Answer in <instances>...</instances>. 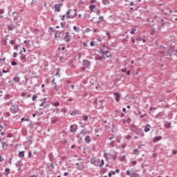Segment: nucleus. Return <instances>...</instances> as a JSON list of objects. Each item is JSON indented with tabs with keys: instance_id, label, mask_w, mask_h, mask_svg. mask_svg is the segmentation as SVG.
<instances>
[{
	"instance_id": "4468645a",
	"label": "nucleus",
	"mask_w": 177,
	"mask_h": 177,
	"mask_svg": "<svg viewBox=\"0 0 177 177\" xmlns=\"http://www.w3.org/2000/svg\"><path fill=\"white\" fill-rule=\"evenodd\" d=\"M113 96L115 97V102H120V99L121 97V95H120V93L115 92V93H113Z\"/></svg>"
},
{
	"instance_id": "3c124183",
	"label": "nucleus",
	"mask_w": 177,
	"mask_h": 177,
	"mask_svg": "<svg viewBox=\"0 0 177 177\" xmlns=\"http://www.w3.org/2000/svg\"><path fill=\"white\" fill-rule=\"evenodd\" d=\"M97 16H99V15H100V10H97V11L95 12Z\"/></svg>"
},
{
	"instance_id": "8fccbe9b",
	"label": "nucleus",
	"mask_w": 177,
	"mask_h": 177,
	"mask_svg": "<svg viewBox=\"0 0 177 177\" xmlns=\"http://www.w3.org/2000/svg\"><path fill=\"white\" fill-rule=\"evenodd\" d=\"M3 161H5V159L2 156H0V162H3Z\"/></svg>"
},
{
	"instance_id": "b1692460",
	"label": "nucleus",
	"mask_w": 177,
	"mask_h": 177,
	"mask_svg": "<svg viewBox=\"0 0 177 177\" xmlns=\"http://www.w3.org/2000/svg\"><path fill=\"white\" fill-rule=\"evenodd\" d=\"M73 30L76 32H80V31H81V29L80 28V27L75 26H73Z\"/></svg>"
},
{
	"instance_id": "a18cd8bd",
	"label": "nucleus",
	"mask_w": 177,
	"mask_h": 177,
	"mask_svg": "<svg viewBox=\"0 0 177 177\" xmlns=\"http://www.w3.org/2000/svg\"><path fill=\"white\" fill-rule=\"evenodd\" d=\"M8 138H13V134L12 133H9L8 134Z\"/></svg>"
},
{
	"instance_id": "7ed1b4c3",
	"label": "nucleus",
	"mask_w": 177,
	"mask_h": 177,
	"mask_svg": "<svg viewBox=\"0 0 177 177\" xmlns=\"http://www.w3.org/2000/svg\"><path fill=\"white\" fill-rule=\"evenodd\" d=\"M100 55H102V56H104V57H111V54L110 53V52L109 50H100Z\"/></svg>"
},
{
	"instance_id": "49530a36",
	"label": "nucleus",
	"mask_w": 177,
	"mask_h": 177,
	"mask_svg": "<svg viewBox=\"0 0 177 177\" xmlns=\"http://www.w3.org/2000/svg\"><path fill=\"white\" fill-rule=\"evenodd\" d=\"M161 117V113H158L155 116V118H160Z\"/></svg>"
},
{
	"instance_id": "5fc2aeb1",
	"label": "nucleus",
	"mask_w": 177,
	"mask_h": 177,
	"mask_svg": "<svg viewBox=\"0 0 177 177\" xmlns=\"http://www.w3.org/2000/svg\"><path fill=\"white\" fill-rule=\"evenodd\" d=\"M11 64L12 66H16L17 63L16 62H12Z\"/></svg>"
},
{
	"instance_id": "423d86ee",
	"label": "nucleus",
	"mask_w": 177,
	"mask_h": 177,
	"mask_svg": "<svg viewBox=\"0 0 177 177\" xmlns=\"http://www.w3.org/2000/svg\"><path fill=\"white\" fill-rule=\"evenodd\" d=\"M88 9L90 10L91 13L94 12L96 13L97 12V9L96 8V5L91 4L88 6Z\"/></svg>"
},
{
	"instance_id": "7c9ffc66",
	"label": "nucleus",
	"mask_w": 177,
	"mask_h": 177,
	"mask_svg": "<svg viewBox=\"0 0 177 177\" xmlns=\"http://www.w3.org/2000/svg\"><path fill=\"white\" fill-rule=\"evenodd\" d=\"M54 90L55 92H59V86H57V84L54 83Z\"/></svg>"
},
{
	"instance_id": "72a5a7b5",
	"label": "nucleus",
	"mask_w": 177,
	"mask_h": 177,
	"mask_svg": "<svg viewBox=\"0 0 177 177\" xmlns=\"http://www.w3.org/2000/svg\"><path fill=\"white\" fill-rule=\"evenodd\" d=\"M103 5H109L110 3V0H102Z\"/></svg>"
},
{
	"instance_id": "bb28decb",
	"label": "nucleus",
	"mask_w": 177,
	"mask_h": 177,
	"mask_svg": "<svg viewBox=\"0 0 177 177\" xmlns=\"http://www.w3.org/2000/svg\"><path fill=\"white\" fill-rule=\"evenodd\" d=\"M160 30H161V27L158 26V28H153V30L152 31V34H154V32H156L157 31H160Z\"/></svg>"
},
{
	"instance_id": "0eeeda50",
	"label": "nucleus",
	"mask_w": 177,
	"mask_h": 177,
	"mask_svg": "<svg viewBox=\"0 0 177 177\" xmlns=\"http://www.w3.org/2000/svg\"><path fill=\"white\" fill-rule=\"evenodd\" d=\"M77 129H78V125L77 124H72L70 127V132H71V133L77 132Z\"/></svg>"
},
{
	"instance_id": "5701e85b",
	"label": "nucleus",
	"mask_w": 177,
	"mask_h": 177,
	"mask_svg": "<svg viewBox=\"0 0 177 177\" xmlns=\"http://www.w3.org/2000/svg\"><path fill=\"white\" fill-rule=\"evenodd\" d=\"M15 26L12 24L8 25V31H13Z\"/></svg>"
},
{
	"instance_id": "412c9836",
	"label": "nucleus",
	"mask_w": 177,
	"mask_h": 177,
	"mask_svg": "<svg viewBox=\"0 0 177 177\" xmlns=\"http://www.w3.org/2000/svg\"><path fill=\"white\" fill-rule=\"evenodd\" d=\"M3 150H6L8 149V144L6 142H2Z\"/></svg>"
},
{
	"instance_id": "20e7f679",
	"label": "nucleus",
	"mask_w": 177,
	"mask_h": 177,
	"mask_svg": "<svg viewBox=\"0 0 177 177\" xmlns=\"http://www.w3.org/2000/svg\"><path fill=\"white\" fill-rule=\"evenodd\" d=\"M17 110H19V106L17 104H13V103H12V105L10 106V112L15 114L17 113Z\"/></svg>"
},
{
	"instance_id": "39448f33",
	"label": "nucleus",
	"mask_w": 177,
	"mask_h": 177,
	"mask_svg": "<svg viewBox=\"0 0 177 177\" xmlns=\"http://www.w3.org/2000/svg\"><path fill=\"white\" fill-rule=\"evenodd\" d=\"M12 17H14L13 20H14L15 23H20V21H21V19L19 18V15H17V12H13Z\"/></svg>"
},
{
	"instance_id": "bf43d9fd",
	"label": "nucleus",
	"mask_w": 177,
	"mask_h": 177,
	"mask_svg": "<svg viewBox=\"0 0 177 177\" xmlns=\"http://www.w3.org/2000/svg\"><path fill=\"white\" fill-rule=\"evenodd\" d=\"M90 45H91V46H95V41H91L90 43Z\"/></svg>"
},
{
	"instance_id": "e433bc0d",
	"label": "nucleus",
	"mask_w": 177,
	"mask_h": 177,
	"mask_svg": "<svg viewBox=\"0 0 177 177\" xmlns=\"http://www.w3.org/2000/svg\"><path fill=\"white\" fill-rule=\"evenodd\" d=\"M109 158L113 160V161H114V160H115L117 159V156H115L114 154L111 155V156H109Z\"/></svg>"
},
{
	"instance_id": "9d476101",
	"label": "nucleus",
	"mask_w": 177,
	"mask_h": 177,
	"mask_svg": "<svg viewBox=\"0 0 177 177\" xmlns=\"http://www.w3.org/2000/svg\"><path fill=\"white\" fill-rule=\"evenodd\" d=\"M40 107H44V109H49V105L46 103V98H44L42 103L39 104Z\"/></svg>"
},
{
	"instance_id": "4d7b16f0",
	"label": "nucleus",
	"mask_w": 177,
	"mask_h": 177,
	"mask_svg": "<svg viewBox=\"0 0 177 177\" xmlns=\"http://www.w3.org/2000/svg\"><path fill=\"white\" fill-rule=\"evenodd\" d=\"M14 49H15V50H17V49H19V46L15 45V46H14Z\"/></svg>"
},
{
	"instance_id": "6e6d98bb",
	"label": "nucleus",
	"mask_w": 177,
	"mask_h": 177,
	"mask_svg": "<svg viewBox=\"0 0 177 177\" xmlns=\"http://www.w3.org/2000/svg\"><path fill=\"white\" fill-rule=\"evenodd\" d=\"M73 97H70L68 100H67V103H68V102H73Z\"/></svg>"
},
{
	"instance_id": "ea45409f",
	"label": "nucleus",
	"mask_w": 177,
	"mask_h": 177,
	"mask_svg": "<svg viewBox=\"0 0 177 177\" xmlns=\"http://www.w3.org/2000/svg\"><path fill=\"white\" fill-rule=\"evenodd\" d=\"M132 165H136L138 164V162L136 160H131Z\"/></svg>"
},
{
	"instance_id": "dca6fc26",
	"label": "nucleus",
	"mask_w": 177,
	"mask_h": 177,
	"mask_svg": "<svg viewBox=\"0 0 177 177\" xmlns=\"http://www.w3.org/2000/svg\"><path fill=\"white\" fill-rule=\"evenodd\" d=\"M62 35V32L61 31H59V30H57L55 32V38L56 39V38H60V36Z\"/></svg>"
},
{
	"instance_id": "58836bf2",
	"label": "nucleus",
	"mask_w": 177,
	"mask_h": 177,
	"mask_svg": "<svg viewBox=\"0 0 177 177\" xmlns=\"http://www.w3.org/2000/svg\"><path fill=\"white\" fill-rule=\"evenodd\" d=\"M82 120L83 121H86L88 120V115H84Z\"/></svg>"
},
{
	"instance_id": "f03ea898",
	"label": "nucleus",
	"mask_w": 177,
	"mask_h": 177,
	"mask_svg": "<svg viewBox=\"0 0 177 177\" xmlns=\"http://www.w3.org/2000/svg\"><path fill=\"white\" fill-rule=\"evenodd\" d=\"M66 15L67 19H75V17L78 16V14L77 13V10L75 9L68 10Z\"/></svg>"
},
{
	"instance_id": "13d9d810",
	"label": "nucleus",
	"mask_w": 177,
	"mask_h": 177,
	"mask_svg": "<svg viewBox=\"0 0 177 177\" xmlns=\"http://www.w3.org/2000/svg\"><path fill=\"white\" fill-rule=\"evenodd\" d=\"M81 133H82V135H86V131L85 130H83V131H82Z\"/></svg>"
},
{
	"instance_id": "79ce46f5",
	"label": "nucleus",
	"mask_w": 177,
	"mask_h": 177,
	"mask_svg": "<svg viewBox=\"0 0 177 177\" xmlns=\"http://www.w3.org/2000/svg\"><path fill=\"white\" fill-rule=\"evenodd\" d=\"M10 44L11 45H15V44H16V41H15V40H11V41H10Z\"/></svg>"
},
{
	"instance_id": "cd10ccee",
	"label": "nucleus",
	"mask_w": 177,
	"mask_h": 177,
	"mask_svg": "<svg viewBox=\"0 0 177 177\" xmlns=\"http://www.w3.org/2000/svg\"><path fill=\"white\" fill-rule=\"evenodd\" d=\"M9 174H10V169L9 168H6L5 169V175L6 176H8V175H9Z\"/></svg>"
},
{
	"instance_id": "473e14b6",
	"label": "nucleus",
	"mask_w": 177,
	"mask_h": 177,
	"mask_svg": "<svg viewBox=\"0 0 177 177\" xmlns=\"http://www.w3.org/2000/svg\"><path fill=\"white\" fill-rule=\"evenodd\" d=\"M14 81H15V82H20V77L17 76V77H14Z\"/></svg>"
},
{
	"instance_id": "603ef678",
	"label": "nucleus",
	"mask_w": 177,
	"mask_h": 177,
	"mask_svg": "<svg viewBox=\"0 0 177 177\" xmlns=\"http://www.w3.org/2000/svg\"><path fill=\"white\" fill-rule=\"evenodd\" d=\"M65 19H66V15H63L61 18V20H62V21H64Z\"/></svg>"
},
{
	"instance_id": "2eb2a0df",
	"label": "nucleus",
	"mask_w": 177,
	"mask_h": 177,
	"mask_svg": "<svg viewBox=\"0 0 177 177\" xmlns=\"http://www.w3.org/2000/svg\"><path fill=\"white\" fill-rule=\"evenodd\" d=\"M84 142L87 143V145H89L92 142V140L91 139V136H86L84 138Z\"/></svg>"
},
{
	"instance_id": "6ab92c4d",
	"label": "nucleus",
	"mask_w": 177,
	"mask_h": 177,
	"mask_svg": "<svg viewBox=\"0 0 177 177\" xmlns=\"http://www.w3.org/2000/svg\"><path fill=\"white\" fill-rule=\"evenodd\" d=\"M15 166L17 167V168H18V171H20V169H21V165L20 161H17L15 164Z\"/></svg>"
},
{
	"instance_id": "f8f14e48",
	"label": "nucleus",
	"mask_w": 177,
	"mask_h": 177,
	"mask_svg": "<svg viewBox=\"0 0 177 177\" xmlns=\"http://www.w3.org/2000/svg\"><path fill=\"white\" fill-rule=\"evenodd\" d=\"M81 114H82V112L80 110H74L71 113V115L73 117H75V115H81Z\"/></svg>"
},
{
	"instance_id": "2f4dec72",
	"label": "nucleus",
	"mask_w": 177,
	"mask_h": 177,
	"mask_svg": "<svg viewBox=\"0 0 177 177\" xmlns=\"http://www.w3.org/2000/svg\"><path fill=\"white\" fill-rule=\"evenodd\" d=\"M113 175H115V171H109V174H108V176H109V177H111V176H113Z\"/></svg>"
},
{
	"instance_id": "37998d69",
	"label": "nucleus",
	"mask_w": 177,
	"mask_h": 177,
	"mask_svg": "<svg viewBox=\"0 0 177 177\" xmlns=\"http://www.w3.org/2000/svg\"><path fill=\"white\" fill-rule=\"evenodd\" d=\"M37 97H38V96H37V95H32V100H33V101L37 100Z\"/></svg>"
},
{
	"instance_id": "6e6552de",
	"label": "nucleus",
	"mask_w": 177,
	"mask_h": 177,
	"mask_svg": "<svg viewBox=\"0 0 177 177\" xmlns=\"http://www.w3.org/2000/svg\"><path fill=\"white\" fill-rule=\"evenodd\" d=\"M64 39L65 42H70V41H71V35H70V32H66L65 33Z\"/></svg>"
},
{
	"instance_id": "680f3d73",
	"label": "nucleus",
	"mask_w": 177,
	"mask_h": 177,
	"mask_svg": "<svg viewBox=\"0 0 177 177\" xmlns=\"http://www.w3.org/2000/svg\"><path fill=\"white\" fill-rule=\"evenodd\" d=\"M24 44H26V45H28L30 44V41L26 40V41H24Z\"/></svg>"
},
{
	"instance_id": "4c0bfd02",
	"label": "nucleus",
	"mask_w": 177,
	"mask_h": 177,
	"mask_svg": "<svg viewBox=\"0 0 177 177\" xmlns=\"http://www.w3.org/2000/svg\"><path fill=\"white\" fill-rule=\"evenodd\" d=\"M133 154H139V149H133Z\"/></svg>"
},
{
	"instance_id": "e2e57ef3",
	"label": "nucleus",
	"mask_w": 177,
	"mask_h": 177,
	"mask_svg": "<svg viewBox=\"0 0 177 177\" xmlns=\"http://www.w3.org/2000/svg\"><path fill=\"white\" fill-rule=\"evenodd\" d=\"M172 154H177V151L176 150H173L172 151Z\"/></svg>"
},
{
	"instance_id": "0e129e2a",
	"label": "nucleus",
	"mask_w": 177,
	"mask_h": 177,
	"mask_svg": "<svg viewBox=\"0 0 177 177\" xmlns=\"http://www.w3.org/2000/svg\"><path fill=\"white\" fill-rule=\"evenodd\" d=\"M103 17L100 16L99 20L100 21H103Z\"/></svg>"
},
{
	"instance_id": "9b49d317",
	"label": "nucleus",
	"mask_w": 177,
	"mask_h": 177,
	"mask_svg": "<svg viewBox=\"0 0 177 177\" xmlns=\"http://www.w3.org/2000/svg\"><path fill=\"white\" fill-rule=\"evenodd\" d=\"M82 66H84V67H85L86 68H89V67H91V62L84 59L82 62Z\"/></svg>"
},
{
	"instance_id": "f3484780",
	"label": "nucleus",
	"mask_w": 177,
	"mask_h": 177,
	"mask_svg": "<svg viewBox=\"0 0 177 177\" xmlns=\"http://www.w3.org/2000/svg\"><path fill=\"white\" fill-rule=\"evenodd\" d=\"M161 139H162V137H161L160 136H156V137L154 138L153 142V143H157V142H159V140H161Z\"/></svg>"
},
{
	"instance_id": "a211bd4d",
	"label": "nucleus",
	"mask_w": 177,
	"mask_h": 177,
	"mask_svg": "<svg viewBox=\"0 0 177 177\" xmlns=\"http://www.w3.org/2000/svg\"><path fill=\"white\" fill-rule=\"evenodd\" d=\"M151 129V126H150V124H147L145 127L144 131H145V132H149Z\"/></svg>"
},
{
	"instance_id": "a19ab883",
	"label": "nucleus",
	"mask_w": 177,
	"mask_h": 177,
	"mask_svg": "<svg viewBox=\"0 0 177 177\" xmlns=\"http://www.w3.org/2000/svg\"><path fill=\"white\" fill-rule=\"evenodd\" d=\"M127 175H128V176H131V175H132V173L131 172V171L127 170Z\"/></svg>"
},
{
	"instance_id": "c03bdc74",
	"label": "nucleus",
	"mask_w": 177,
	"mask_h": 177,
	"mask_svg": "<svg viewBox=\"0 0 177 177\" xmlns=\"http://www.w3.org/2000/svg\"><path fill=\"white\" fill-rule=\"evenodd\" d=\"M5 13V10L0 9V15H3Z\"/></svg>"
},
{
	"instance_id": "864d4df0",
	"label": "nucleus",
	"mask_w": 177,
	"mask_h": 177,
	"mask_svg": "<svg viewBox=\"0 0 177 177\" xmlns=\"http://www.w3.org/2000/svg\"><path fill=\"white\" fill-rule=\"evenodd\" d=\"M13 57H17V53H13Z\"/></svg>"
},
{
	"instance_id": "c85d7f7f",
	"label": "nucleus",
	"mask_w": 177,
	"mask_h": 177,
	"mask_svg": "<svg viewBox=\"0 0 177 177\" xmlns=\"http://www.w3.org/2000/svg\"><path fill=\"white\" fill-rule=\"evenodd\" d=\"M104 157H105V158H106V160H109V157H111V153H104Z\"/></svg>"
},
{
	"instance_id": "4be33fe9",
	"label": "nucleus",
	"mask_w": 177,
	"mask_h": 177,
	"mask_svg": "<svg viewBox=\"0 0 177 177\" xmlns=\"http://www.w3.org/2000/svg\"><path fill=\"white\" fill-rule=\"evenodd\" d=\"M52 105L54 106L55 107H59V106H60V102L56 101L55 102H52Z\"/></svg>"
},
{
	"instance_id": "de8ad7c7",
	"label": "nucleus",
	"mask_w": 177,
	"mask_h": 177,
	"mask_svg": "<svg viewBox=\"0 0 177 177\" xmlns=\"http://www.w3.org/2000/svg\"><path fill=\"white\" fill-rule=\"evenodd\" d=\"M127 124H129L131 122V119L129 118L126 120Z\"/></svg>"
},
{
	"instance_id": "aec40b11",
	"label": "nucleus",
	"mask_w": 177,
	"mask_h": 177,
	"mask_svg": "<svg viewBox=\"0 0 177 177\" xmlns=\"http://www.w3.org/2000/svg\"><path fill=\"white\" fill-rule=\"evenodd\" d=\"M165 128H167V129L171 128V122H165Z\"/></svg>"
},
{
	"instance_id": "c756f323",
	"label": "nucleus",
	"mask_w": 177,
	"mask_h": 177,
	"mask_svg": "<svg viewBox=\"0 0 177 177\" xmlns=\"http://www.w3.org/2000/svg\"><path fill=\"white\" fill-rule=\"evenodd\" d=\"M10 97H12V96L10 94H6V95H4L5 100H9V99H10Z\"/></svg>"
},
{
	"instance_id": "338daca9",
	"label": "nucleus",
	"mask_w": 177,
	"mask_h": 177,
	"mask_svg": "<svg viewBox=\"0 0 177 177\" xmlns=\"http://www.w3.org/2000/svg\"><path fill=\"white\" fill-rule=\"evenodd\" d=\"M64 176H68V172L64 173Z\"/></svg>"
},
{
	"instance_id": "1a4fd4ad",
	"label": "nucleus",
	"mask_w": 177,
	"mask_h": 177,
	"mask_svg": "<svg viewBox=\"0 0 177 177\" xmlns=\"http://www.w3.org/2000/svg\"><path fill=\"white\" fill-rule=\"evenodd\" d=\"M75 165L77 167V169L80 171H84L85 169V165H84L82 162L76 163Z\"/></svg>"
},
{
	"instance_id": "a878e982",
	"label": "nucleus",
	"mask_w": 177,
	"mask_h": 177,
	"mask_svg": "<svg viewBox=\"0 0 177 177\" xmlns=\"http://www.w3.org/2000/svg\"><path fill=\"white\" fill-rule=\"evenodd\" d=\"M24 151H20L18 154L19 158H23L24 157Z\"/></svg>"
},
{
	"instance_id": "ddd939ff",
	"label": "nucleus",
	"mask_w": 177,
	"mask_h": 177,
	"mask_svg": "<svg viewBox=\"0 0 177 177\" xmlns=\"http://www.w3.org/2000/svg\"><path fill=\"white\" fill-rule=\"evenodd\" d=\"M62 6H63V3L55 4L54 9L56 12H60Z\"/></svg>"
},
{
	"instance_id": "774afa93",
	"label": "nucleus",
	"mask_w": 177,
	"mask_h": 177,
	"mask_svg": "<svg viewBox=\"0 0 177 177\" xmlns=\"http://www.w3.org/2000/svg\"><path fill=\"white\" fill-rule=\"evenodd\" d=\"M127 140H129V139H131V136H129V135H127Z\"/></svg>"
},
{
	"instance_id": "052dcab7",
	"label": "nucleus",
	"mask_w": 177,
	"mask_h": 177,
	"mask_svg": "<svg viewBox=\"0 0 177 177\" xmlns=\"http://www.w3.org/2000/svg\"><path fill=\"white\" fill-rule=\"evenodd\" d=\"M23 121H28V119H26L24 118H21V122H23Z\"/></svg>"
},
{
	"instance_id": "f257e3e1",
	"label": "nucleus",
	"mask_w": 177,
	"mask_h": 177,
	"mask_svg": "<svg viewBox=\"0 0 177 177\" xmlns=\"http://www.w3.org/2000/svg\"><path fill=\"white\" fill-rule=\"evenodd\" d=\"M91 164H92V165H95V167H99V168H102L103 165H104V160H100L97 157H92L91 158Z\"/></svg>"
},
{
	"instance_id": "393cba45",
	"label": "nucleus",
	"mask_w": 177,
	"mask_h": 177,
	"mask_svg": "<svg viewBox=\"0 0 177 177\" xmlns=\"http://www.w3.org/2000/svg\"><path fill=\"white\" fill-rule=\"evenodd\" d=\"M21 61L22 62V63H26V55H22L20 57Z\"/></svg>"
},
{
	"instance_id": "69168bd1",
	"label": "nucleus",
	"mask_w": 177,
	"mask_h": 177,
	"mask_svg": "<svg viewBox=\"0 0 177 177\" xmlns=\"http://www.w3.org/2000/svg\"><path fill=\"white\" fill-rule=\"evenodd\" d=\"M160 21H162L161 26H164V24H165L164 23V19H160Z\"/></svg>"
},
{
	"instance_id": "c9c22d12",
	"label": "nucleus",
	"mask_w": 177,
	"mask_h": 177,
	"mask_svg": "<svg viewBox=\"0 0 177 177\" xmlns=\"http://www.w3.org/2000/svg\"><path fill=\"white\" fill-rule=\"evenodd\" d=\"M135 32H136V27H134L131 29V34L132 35H133V34H135Z\"/></svg>"
},
{
	"instance_id": "09e8293b",
	"label": "nucleus",
	"mask_w": 177,
	"mask_h": 177,
	"mask_svg": "<svg viewBox=\"0 0 177 177\" xmlns=\"http://www.w3.org/2000/svg\"><path fill=\"white\" fill-rule=\"evenodd\" d=\"M121 71H122V73H126L127 72V68H122Z\"/></svg>"
},
{
	"instance_id": "f704fd0d",
	"label": "nucleus",
	"mask_w": 177,
	"mask_h": 177,
	"mask_svg": "<svg viewBox=\"0 0 177 177\" xmlns=\"http://www.w3.org/2000/svg\"><path fill=\"white\" fill-rule=\"evenodd\" d=\"M106 35L107 36V38H109V39H111V34H110L109 31H106Z\"/></svg>"
}]
</instances>
